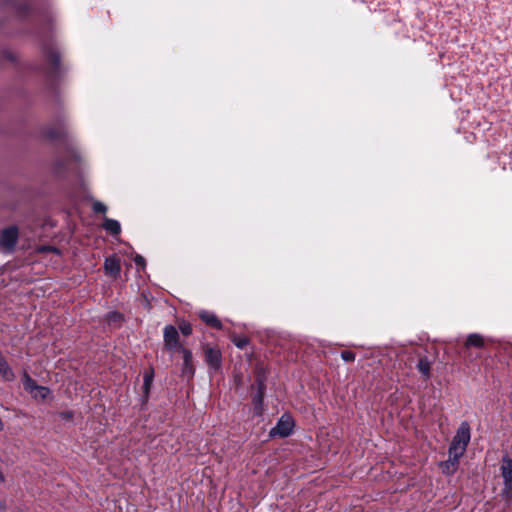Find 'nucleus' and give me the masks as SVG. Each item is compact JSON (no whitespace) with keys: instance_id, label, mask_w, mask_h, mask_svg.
<instances>
[{"instance_id":"obj_20","label":"nucleus","mask_w":512,"mask_h":512,"mask_svg":"<svg viewBox=\"0 0 512 512\" xmlns=\"http://www.w3.org/2000/svg\"><path fill=\"white\" fill-rule=\"evenodd\" d=\"M179 329L182 332V334H184L186 336L190 335L192 332L191 325L189 323H185V322H183L182 324L179 325Z\"/></svg>"},{"instance_id":"obj_18","label":"nucleus","mask_w":512,"mask_h":512,"mask_svg":"<svg viewBox=\"0 0 512 512\" xmlns=\"http://www.w3.org/2000/svg\"><path fill=\"white\" fill-rule=\"evenodd\" d=\"M263 392L260 390L259 393L254 397L255 413L260 414L262 410Z\"/></svg>"},{"instance_id":"obj_7","label":"nucleus","mask_w":512,"mask_h":512,"mask_svg":"<svg viewBox=\"0 0 512 512\" xmlns=\"http://www.w3.org/2000/svg\"><path fill=\"white\" fill-rule=\"evenodd\" d=\"M104 269H105L106 274H108L114 278H117L119 276L120 270H121L119 260L116 259L115 257L107 258L104 263Z\"/></svg>"},{"instance_id":"obj_15","label":"nucleus","mask_w":512,"mask_h":512,"mask_svg":"<svg viewBox=\"0 0 512 512\" xmlns=\"http://www.w3.org/2000/svg\"><path fill=\"white\" fill-rule=\"evenodd\" d=\"M23 385L27 392L32 394L36 391V389L39 387V385L27 374L23 377Z\"/></svg>"},{"instance_id":"obj_24","label":"nucleus","mask_w":512,"mask_h":512,"mask_svg":"<svg viewBox=\"0 0 512 512\" xmlns=\"http://www.w3.org/2000/svg\"><path fill=\"white\" fill-rule=\"evenodd\" d=\"M134 262L135 264L139 267V268H144L145 267V259L140 256V255H136L135 258H134Z\"/></svg>"},{"instance_id":"obj_1","label":"nucleus","mask_w":512,"mask_h":512,"mask_svg":"<svg viewBox=\"0 0 512 512\" xmlns=\"http://www.w3.org/2000/svg\"><path fill=\"white\" fill-rule=\"evenodd\" d=\"M470 426L467 422H462L458 427L449 447V455L461 458L470 442Z\"/></svg>"},{"instance_id":"obj_8","label":"nucleus","mask_w":512,"mask_h":512,"mask_svg":"<svg viewBox=\"0 0 512 512\" xmlns=\"http://www.w3.org/2000/svg\"><path fill=\"white\" fill-rule=\"evenodd\" d=\"M504 483L508 488H512V459L504 458L501 465Z\"/></svg>"},{"instance_id":"obj_2","label":"nucleus","mask_w":512,"mask_h":512,"mask_svg":"<svg viewBox=\"0 0 512 512\" xmlns=\"http://www.w3.org/2000/svg\"><path fill=\"white\" fill-rule=\"evenodd\" d=\"M164 344L165 348L171 353L179 352L184 349V347L180 344L178 339V331L172 325H167L164 328Z\"/></svg>"},{"instance_id":"obj_16","label":"nucleus","mask_w":512,"mask_h":512,"mask_svg":"<svg viewBox=\"0 0 512 512\" xmlns=\"http://www.w3.org/2000/svg\"><path fill=\"white\" fill-rule=\"evenodd\" d=\"M50 394V391L48 388L44 387V386H39L35 392H33L31 394V396L34 398V399H40V400H44L48 397V395Z\"/></svg>"},{"instance_id":"obj_17","label":"nucleus","mask_w":512,"mask_h":512,"mask_svg":"<svg viewBox=\"0 0 512 512\" xmlns=\"http://www.w3.org/2000/svg\"><path fill=\"white\" fill-rule=\"evenodd\" d=\"M153 377H154V373L153 371H149V372H146L144 374V379H143V388H144V391L146 394L149 393V390H150V387H151V384H152V381H153Z\"/></svg>"},{"instance_id":"obj_14","label":"nucleus","mask_w":512,"mask_h":512,"mask_svg":"<svg viewBox=\"0 0 512 512\" xmlns=\"http://www.w3.org/2000/svg\"><path fill=\"white\" fill-rule=\"evenodd\" d=\"M0 374L5 380H11L14 377L11 368L2 358H0Z\"/></svg>"},{"instance_id":"obj_22","label":"nucleus","mask_w":512,"mask_h":512,"mask_svg":"<svg viewBox=\"0 0 512 512\" xmlns=\"http://www.w3.org/2000/svg\"><path fill=\"white\" fill-rule=\"evenodd\" d=\"M341 358L348 362V361H354L355 360V354L351 351H343L341 353Z\"/></svg>"},{"instance_id":"obj_19","label":"nucleus","mask_w":512,"mask_h":512,"mask_svg":"<svg viewBox=\"0 0 512 512\" xmlns=\"http://www.w3.org/2000/svg\"><path fill=\"white\" fill-rule=\"evenodd\" d=\"M232 341L240 349H243L248 344V338L245 336H235L232 338Z\"/></svg>"},{"instance_id":"obj_23","label":"nucleus","mask_w":512,"mask_h":512,"mask_svg":"<svg viewBox=\"0 0 512 512\" xmlns=\"http://www.w3.org/2000/svg\"><path fill=\"white\" fill-rule=\"evenodd\" d=\"M38 252L45 253V252H53L58 254V250L55 247L52 246H42L38 248Z\"/></svg>"},{"instance_id":"obj_9","label":"nucleus","mask_w":512,"mask_h":512,"mask_svg":"<svg viewBox=\"0 0 512 512\" xmlns=\"http://www.w3.org/2000/svg\"><path fill=\"white\" fill-rule=\"evenodd\" d=\"M199 317L207 325H209V326H211L213 328H216V329H221L222 328L221 321L217 318V316L214 313H212L210 311H206V310L200 311L199 312Z\"/></svg>"},{"instance_id":"obj_3","label":"nucleus","mask_w":512,"mask_h":512,"mask_svg":"<svg viewBox=\"0 0 512 512\" xmlns=\"http://www.w3.org/2000/svg\"><path fill=\"white\" fill-rule=\"evenodd\" d=\"M294 428V421L291 416L289 415H282L281 418L278 420L276 426L272 428L270 434L272 436H280V437H287L289 436Z\"/></svg>"},{"instance_id":"obj_5","label":"nucleus","mask_w":512,"mask_h":512,"mask_svg":"<svg viewBox=\"0 0 512 512\" xmlns=\"http://www.w3.org/2000/svg\"><path fill=\"white\" fill-rule=\"evenodd\" d=\"M206 363L213 371H217L221 366V353L218 349L206 347L205 349Z\"/></svg>"},{"instance_id":"obj_4","label":"nucleus","mask_w":512,"mask_h":512,"mask_svg":"<svg viewBox=\"0 0 512 512\" xmlns=\"http://www.w3.org/2000/svg\"><path fill=\"white\" fill-rule=\"evenodd\" d=\"M18 230L16 227L4 229L0 237V245L7 251H12L17 243Z\"/></svg>"},{"instance_id":"obj_12","label":"nucleus","mask_w":512,"mask_h":512,"mask_svg":"<svg viewBox=\"0 0 512 512\" xmlns=\"http://www.w3.org/2000/svg\"><path fill=\"white\" fill-rule=\"evenodd\" d=\"M103 227L111 234L117 235L121 231L120 223L117 220L105 218Z\"/></svg>"},{"instance_id":"obj_26","label":"nucleus","mask_w":512,"mask_h":512,"mask_svg":"<svg viewBox=\"0 0 512 512\" xmlns=\"http://www.w3.org/2000/svg\"><path fill=\"white\" fill-rule=\"evenodd\" d=\"M3 428H4V425H3L2 420L0 419V431H2V430H3Z\"/></svg>"},{"instance_id":"obj_6","label":"nucleus","mask_w":512,"mask_h":512,"mask_svg":"<svg viewBox=\"0 0 512 512\" xmlns=\"http://www.w3.org/2000/svg\"><path fill=\"white\" fill-rule=\"evenodd\" d=\"M183 354L184 364L182 367V375L191 378L194 375V367L192 364V353L188 349L184 348L179 351Z\"/></svg>"},{"instance_id":"obj_25","label":"nucleus","mask_w":512,"mask_h":512,"mask_svg":"<svg viewBox=\"0 0 512 512\" xmlns=\"http://www.w3.org/2000/svg\"><path fill=\"white\" fill-rule=\"evenodd\" d=\"M3 428H4V425H3L2 420L0 419V431H2V430H3Z\"/></svg>"},{"instance_id":"obj_21","label":"nucleus","mask_w":512,"mask_h":512,"mask_svg":"<svg viewBox=\"0 0 512 512\" xmlns=\"http://www.w3.org/2000/svg\"><path fill=\"white\" fill-rule=\"evenodd\" d=\"M93 210L97 213H105L107 208L103 203L96 201L93 203Z\"/></svg>"},{"instance_id":"obj_11","label":"nucleus","mask_w":512,"mask_h":512,"mask_svg":"<svg viewBox=\"0 0 512 512\" xmlns=\"http://www.w3.org/2000/svg\"><path fill=\"white\" fill-rule=\"evenodd\" d=\"M417 369L422 374V376L426 379L430 378V370H431V362L427 357H422L419 359L417 364Z\"/></svg>"},{"instance_id":"obj_13","label":"nucleus","mask_w":512,"mask_h":512,"mask_svg":"<svg viewBox=\"0 0 512 512\" xmlns=\"http://www.w3.org/2000/svg\"><path fill=\"white\" fill-rule=\"evenodd\" d=\"M467 347H482L484 345L483 337L480 334L473 333L468 335L466 340Z\"/></svg>"},{"instance_id":"obj_10","label":"nucleus","mask_w":512,"mask_h":512,"mask_svg":"<svg viewBox=\"0 0 512 512\" xmlns=\"http://www.w3.org/2000/svg\"><path fill=\"white\" fill-rule=\"evenodd\" d=\"M459 459L460 458L458 457L449 455L448 459L445 462L441 463L443 473L448 475L455 473L458 468Z\"/></svg>"}]
</instances>
